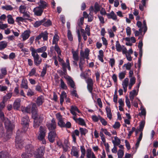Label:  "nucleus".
Here are the masks:
<instances>
[{"mask_svg": "<svg viewBox=\"0 0 158 158\" xmlns=\"http://www.w3.org/2000/svg\"><path fill=\"white\" fill-rule=\"evenodd\" d=\"M37 110L36 104L33 103L28 105L26 107H22L21 108V110L23 113H30L31 112L32 117L34 119V127L35 128L38 127L44 119L43 115L38 114Z\"/></svg>", "mask_w": 158, "mask_h": 158, "instance_id": "1", "label": "nucleus"}, {"mask_svg": "<svg viewBox=\"0 0 158 158\" xmlns=\"http://www.w3.org/2000/svg\"><path fill=\"white\" fill-rule=\"evenodd\" d=\"M0 118L4 122L6 129L7 132L11 133V132L14 127V125L13 123H11L7 118H5L3 113L0 111Z\"/></svg>", "mask_w": 158, "mask_h": 158, "instance_id": "2", "label": "nucleus"}, {"mask_svg": "<svg viewBox=\"0 0 158 158\" xmlns=\"http://www.w3.org/2000/svg\"><path fill=\"white\" fill-rule=\"evenodd\" d=\"M26 152L22 154V158H28L31 155V152L33 150V148L31 145H27L26 148Z\"/></svg>", "mask_w": 158, "mask_h": 158, "instance_id": "3", "label": "nucleus"}, {"mask_svg": "<svg viewBox=\"0 0 158 158\" xmlns=\"http://www.w3.org/2000/svg\"><path fill=\"white\" fill-rule=\"evenodd\" d=\"M29 121V117L27 116H26L22 118L21 124L23 127V131L24 132H25L27 130L28 127Z\"/></svg>", "mask_w": 158, "mask_h": 158, "instance_id": "4", "label": "nucleus"}, {"mask_svg": "<svg viewBox=\"0 0 158 158\" xmlns=\"http://www.w3.org/2000/svg\"><path fill=\"white\" fill-rule=\"evenodd\" d=\"M31 55L33 57L35 64L37 66H39L42 62V59L38 53L35 54L31 52Z\"/></svg>", "mask_w": 158, "mask_h": 158, "instance_id": "5", "label": "nucleus"}, {"mask_svg": "<svg viewBox=\"0 0 158 158\" xmlns=\"http://www.w3.org/2000/svg\"><path fill=\"white\" fill-rule=\"evenodd\" d=\"M47 48V47L45 46L37 49H35L33 47H31L30 48V50L31 52L36 54L38 53H43L46 50Z\"/></svg>", "mask_w": 158, "mask_h": 158, "instance_id": "6", "label": "nucleus"}, {"mask_svg": "<svg viewBox=\"0 0 158 158\" xmlns=\"http://www.w3.org/2000/svg\"><path fill=\"white\" fill-rule=\"evenodd\" d=\"M45 152V148L44 147L42 146L38 148L35 152V157L37 158H40L43 156Z\"/></svg>", "mask_w": 158, "mask_h": 158, "instance_id": "7", "label": "nucleus"}, {"mask_svg": "<svg viewBox=\"0 0 158 158\" xmlns=\"http://www.w3.org/2000/svg\"><path fill=\"white\" fill-rule=\"evenodd\" d=\"M57 119L58 121V124L61 127H64L65 123L64 122L62 116L60 113H57L56 114Z\"/></svg>", "mask_w": 158, "mask_h": 158, "instance_id": "8", "label": "nucleus"}, {"mask_svg": "<svg viewBox=\"0 0 158 158\" xmlns=\"http://www.w3.org/2000/svg\"><path fill=\"white\" fill-rule=\"evenodd\" d=\"M70 111L71 114L73 115V117H77V112L79 113H81L78 109L76 106H71Z\"/></svg>", "mask_w": 158, "mask_h": 158, "instance_id": "9", "label": "nucleus"}, {"mask_svg": "<svg viewBox=\"0 0 158 158\" xmlns=\"http://www.w3.org/2000/svg\"><path fill=\"white\" fill-rule=\"evenodd\" d=\"M44 11L43 9L40 8V7L37 6L34 8L33 11L34 14L37 16H40L42 15Z\"/></svg>", "mask_w": 158, "mask_h": 158, "instance_id": "10", "label": "nucleus"}, {"mask_svg": "<svg viewBox=\"0 0 158 158\" xmlns=\"http://www.w3.org/2000/svg\"><path fill=\"white\" fill-rule=\"evenodd\" d=\"M89 50L88 48H86L85 49L84 52L82 51H81L80 52V55L82 58H85L87 59H89Z\"/></svg>", "mask_w": 158, "mask_h": 158, "instance_id": "11", "label": "nucleus"}, {"mask_svg": "<svg viewBox=\"0 0 158 158\" xmlns=\"http://www.w3.org/2000/svg\"><path fill=\"white\" fill-rule=\"evenodd\" d=\"M16 147L17 148L21 149L23 146V141L19 137H16Z\"/></svg>", "mask_w": 158, "mask_h": 158, "instance_id": "12", "label": "nucleus"}, {"mask_svg": "<svg viewBox=\"0 0 158 158\" xmlns=\"http://www.w3.org/2000/svg\"><path fill=\"white\" fill-rule=\"evenodd\" d=\"M56 136V134L54 131H50L48 133V138L49 141L52 143L53 142Z\"/></svg>", "mask_w": 158, "mask_h": 158, "instance_id": "13", "label": "nucleus"}, {"mask_svg": "<svg viewBox=\"0 0 158 158\" xmlns=\"http://www.w3.org/2000/svg\"><path fill=\"white\" fill-rule=\"evenodd\" d=\"M47 126L50 130H53L56 128V124L54 119H52L51 123L47 125Z\"/></svg>", "mask_w": 158, "mask_h": 158, "instance_id": "14", "label": "nucleus"}, {"mask_svg": "<svg viewBox=\"0 0 158 158\" xmlns=\"http://www.w3.org/2000/svg\"><path fill=\"white\" fill-rule=\"evenodd\" d=\"M44 98L43 96L41 95L38 97L36 101V106H40L42 105L44 102Z\"/></svg>", "mask_w": 158, "mask_h": 158, "instance_id": "15", "label": "nucleus"}, {"mask_svg": "<svg viewBox=\"0 0 158 158\" xmlns=\"http://www.w3.org/2000/svg\"><path fill=\"white\" fill-rule=\"evenodd\" d=\"M87 87L88 90L90 93H91L93 89V81L91 78H88L87 80Z\"/></svg>", "mask_w": 158, "mask_h": 158, "instance_id": "16", "label": "nucleus"}, {"mask_svg": "<svg viewBox=\"0 0 158 158\" xmlns=\"http://www.w3.org/2000/svg\"><path fill=\"white\" fill-rule=\"evenodd\" d=\"M37 4L38 5V6L43 9V10L47 7L48 6V3L43 0H40L39 2L37 3Z\"/></svg>", "mask_w": 158, "mask_h": 158, "instance_id": "17", "label": "nucleus"}, {"mask_svg": "<svg viewBox=\"0 0 158 158\" xmlns=\"http://www.w3.org/2000/svg\"><path fill=\"white\" fill-rule=\"evenodd\" d=\"M30 31L29 30H26L22 33L21 35L23 38V41H24L28 38L30 35Z\"/></svg>", "mask_w": 158, "mask_h": 158, "instance_id": "18", "label": "nucleus"}, {"mask_svg": "<svg viewBox=\"0 0 158 158\" xmlns=\"http://www.w3.org/2000/svg\"><path fill=\"white\" fill-rule=\"evenodd\" d=\"M73 118L79 124L82 126H85V123L83 119L80 118H77V117H76L75 116L73 117Z\"/></svg>", "mask_w": 158, "mask_h": 158, "instance_id": "19", "label": "nucleus"}, {"mask_svg": "<svg viewBox=\"0 0 158 158\" xmlns=\"http://www.w3.org/2000/svg\"><path fill=\"white\" fill-rule=\"evenodd\" d=\"M21 88L27 89L28 88L27 81L26 79L23 78L22 81L20 85Z\"/></svg>", "mask_w": 158, "mask_h": 158, "instance_id": "20", "label": "nucleus"}, {"mask_svg": "<svg viewBox=\"0 0 158 158\" xmlns=\"http://www.w3.org/2000/svg\"><path fill=\"white\" fill-rule=\"evenodd\" d=\"M21 100L19 98L16 99L13 104V108L14 109L18 110L20 106V102Z\"/></svg>", "mask_w": 158, "mask_h": 158, "instance_id": "21", "label": "nucleus"}, {"mask_svg": "<svg viewBox=\"0 0 158 158\" xmlns=\"http://www.w3.org/2000/svg\"><path fill=\"white\" fill-rule=\"evenodd\" d=\"M66 79L68 81V84L70 85L72 88H74L75 87L74 82L72 78L69 76H68L66 77Z\"/></svg>", "mask_w": 158, "mask_h": 158, "instance_id": "22", "label": "nucleus"}, {"mask_svg": "<svg viewBox=\"0 0 158 158\" xmlns=\"http://www.w3.org/2000/svg\"><path fill=\"white\" fill-rule=\"evenodd\" d=\"M72 51L73 60L76 61H78L79 59L78 52L74 51L73 49L72 50Z\"/></svg>", "mask_w": 158, "mask_h": 158, "instance_id": "23", "label": "nucleus"}, {"mask_svg": "<svg viewBox=\"0 0 158 158\" xmlns=\"http://www.w3.org/2000/svg\"><path fill=\"white\" fill-rule=\"evenodd\" d=\"M137 94L136 93V90L135 89H134L130 92L129 97L131 102L133 101L134 97L137 95Z\"/></svg>", "mask_w": 158, "mask_h": 158, "instance_id": "24", "label": "nucleus"}, {"mask_svg": "<svg viewBox=\"0 0 158 158\" xmlns=\"http://www.w3.org/2000/svg\"><path fill=\"white\" fill-rule=\"evenodd\" d=\"M79 151L76 149V148H73V149L71 151V154L73 155L76 158H78L79 156Z\"/></svg>", "mask_w": 158, "mask_h": 158, "instance_id": "25", "label": "nucleus"}, {"mask_svg": "<svg viewBox=\"0 0 158 158\" xmlns=\"http://www.w3.org/2000/svg\"><path fill=\"white\" fill-rule=\"evenodd\" d=\"M7 42L5 41L0 42V50L5 48L7 47Z\"/></svg>", "mask_w": 158, "mask_h": 158, "instance_id": "26", "label": "nucleus"}, {"mask_svg": "<svg viewBox=\"0 0 158 158\" xmlns=\"http://www.w3.org/2000/svg\"><path fill=\"white\" fill-rule=\"evenodd\" d=\"M46 132V128L45 127L41 126L40 127L39 134L45 135Z\"/></svg>", "mask_w": 158, "mask_h": 158, "instance_id": "27", "label": "nucleus"}, {"mask_svg": "<svg viewBox=\"0 0 158 158\" xmlns=\"http://www.w3.org/2000/svg\"><path fill=\"white\" fill-rule=\"evenodd\" d=\"M67 95L66 93L64 91L62 92L60 96V102L61 104L63 103L64 98H66Z\"/></svg>", "mask_w": 158, "mask_h": 158, "instance_id": "28", "label": "nucleus"}, {"mask_svg": "<svg viewBox=\"0 0 158 158\" xmlns=\"http://www.w3.org/2000/svg\"><path fill=\"white\" fill-rule=\"evenodd\" d=\"M45 21V19H43L40 21H36L34 24V26L35 27H38Z\"/></svg>", "mask_w": 158, "mask_h": 158, "instance_id": "29", "label": "nucleus"}, {"mask_svg": "<svg viewBox=\"0 0 158 158\" xmlns=\"http://www.w3.org/2000/svg\"><path fill=\"white\" fill-rule=\"evenodd\" d=\"M85 63V60L84 58L81 57L79 63V67L81 71H82L83 67V65Z\"/></svg>", "mask_w": 158, "mask_h": 158, "instance_id": "30", "label": "nucleus"}, {"mask_svg": "<svg viewBox=\"0 0 158 158\" xmlns=\"http://www.w3.org/2000/svg\"><path fill=\"white\" fill-rule=\"evenodd\" d=\"M114 140H112L113 143L114 145H118L121 142L120 140L117 136H115L114 137Z\"/></svg>", "mask_w": 158, "mask_h": 158, "instance_id": "31", "label": "nucleus"}, {"mask_svg": "<svg viewBox=\"0 0 158 158\" xmlns=\"http://www.w3.org/2000/svg\"><path fill=\"white\" fill-rule=\"evenodd\" d=\"M94 154V153L92 152L90 149H88L86 151V157L87 158H91V156Z\"/></svg>", "mask_w": 158, "mask_h": 158, "instance_id": "32", "label": "nucleus"}, {"mask_svg": "<svg viewBox=\"0 0 158 158\" xmlns=\"http://www.w3.org/2000/svg\"><path fill=\"white\" fill-rule=\"evenodd\" d=\"M7 18H8L7 21L9 24H13L14 23V20L11 15H8L7 16Z\"/></svg>", "mask_w": 158, "mask_h": 158, "instance_id": "33", "label": "nucleus"}, {"mask_svg": "<svg viewBox=\"0 0 158 158\" xmlns=\"http://www.w3.org/2000/svg\"><path fill=\"white\" fill-rule=\"evenodd\" d=\"M79 131L77 130H75L74 133H73L72 134V136L73 138V140L74 142H75L76 140L75 135H76L77 136H79Z\"/></svg>", "mask_w": 158, "mask_h": 158, "instance_id": "34", "label": "nucleus"}, {"mask_svg": "<svg viewBox=\"0 0 158 158\" xmlns=\"http://www.w3.org/2000/svg\"><path fill=\"white\" fill-rule=\"evenodd\" d=\"M59 39V36L55 34L53 37L52 44L57 45L58 41Z\"/></svg>", "mask_w": 158, "mask_h": 158, "instance_id": "35", "label": "nucleus"}, {"mask_svg": "<svg viewBox=\"0 0 158 158\" xmlns=\"http://www.w3.org/2000/svg\"><path fill=\"white\" fill-rule=\"evenodd\" d=\"M116 50L118 52H121L122 49V48L120 44L119 43V42L118 41H117L116 42Z\"/></svg>", "mask_w": 158, "mask_h": 158, "instance_id": "36", "label": "nucleus"}, {"mask_svg": "<svg viewBox=\"0 0 158 158\" xmlns=\"http://www.w3.org/2000/svg\"><path fill=\"white\" fill-rule=\"evenodd\" d=\"M9 156V154L6 152H0V158H7Z\"/></svg>", "mask_w": 158, "mask_h": 158, "instance_id": "37", "label": "nucleus"}, {"mask_svg": "<svg viewBox=\"0 0 158 158\" xmlns=\"http://www.w3.org/2000/svg\"><path fill=\"white\" fill-rule=\"evenodd\" d=\"M12 96V93H9L8 94L3 97V102H6L8 100L10 99L11 98Z\"/></svg>", "mask_w": 158, "mask_h": 158, "instance_id": "38", "label": "nucleus"}, {"mask_svg": "<svg viewBox=\"0 0 158 158\" xmlns=\"http://www.w3.org/2000/svg\"><path fill=\"white\" fill-rule=\"evenodd\" d=\"M2 8L6 10H12L13 9V8L10 5H6L2 6Z\"/></svg>", "mask_w": 158, "mask_h": 158, "instance_id": "39", "label": "nucleus"}, {"mask_svg": "<svg viewBox=\"0 0 158 158\" xmlns=\"http://www.w3.org/2000/svg\"><path fill=\"white\" fill-rule=\"evenodd\" d=\"M145 124V121H142L141 122L139 125V131H141V132L142 131L144 127Z\"/></svg>", "mask_w": 158, "mask_h": 158, "instance_id": "40", "label": "nucleus"}, {"mask_svg": "<svg viewBox=\"0 0 158 158\" xmlns=\"http://www.w3.org/2000/svg\"><path fill=\"white\" fill-rule=\"evenodd\" d=\"M27 6L25 5H21L19 6V10L20 13H22L26 12Z\"/></svg>", "mask_w": 158, "mask_h": 158, "instance_id": "41", "label": "nucleus"}, {"mask_svg": "<svg viewBox=\"0 0 158 158\" xmlns=\"http://www.w3.org/2000/svg\"><path fill=\"white\" fill-rule=\"evenodd\" d=\"M109 18H111L114 20L117 19V17L116 15L113 11H112L109 14Z\"/></svg>", "mask_w": 158, "mask_h": 158, "instance_id": "42", "label": "nucleus"}, {"mask_svg": "<svg viewBox=\"0 0 158 158\" xmlns=\"http://www.w3.org/2000/svg\"><path fill=\"white\" fill-rule=\"evenodd\" d=\"M27 96L31 97L33 96L34 94V92L33 90L30 88H29L27 91Z\"/></svg>", "mask_w": 158, "mask_h": 158, "instance_id": "43", "label": "nucleus"}, {"mask_svg": "<svg viewBox=\"0 0 158 158\" xmlns=\"http://www.w3.org/2000/svg\"><path fill=\"white\" fill-rule=\"evenodd\" d=\"M117 154L118 158H122L124 155L123 150L122 149H119L118 152Z\"/></svg>", "mask_w": 158, "mask_h": 158, "instance_id": "44", "label": "nucleus"}, {"mask_svg": "<svg viewBox=\"0 0 158 158\" xmlns=\"http://www.w3.org/2000/svg\"><path fill=\"white\" fill-rule=\"evenodd\" d=\"M41 35L42 37H43V40H48V33L47 31H45L41 33Z\"/></svg>", "mask_w": 158, "mask_h": 158, "instance_id": "45", "label": "nucleus"}, {"mask_svg": "<svg viewBox=\"0 0 158 158\" xmlns=\"http://www.w3.org/2000/svg\"><path fill=\"white\" fill-rule=\"evenodd\" d=\"M60 85L61 87L64 89H67V86H66L65 84L64 83L62 79H61L60 80Z\"/></svg>", "mask_w": 158, "mask_h": 158, "instance_id": "46", "label": "nucleus"}, {"mask_svg": "<svg viewBox=\"0 0 158 158\" xmlns=\"http://www.w3.org/2000/svg\"><path fill=\"white\" fill-rule=\"evenodd\" d=\"M36 73V69L35 68H32L29 72L28 76H32L35 75Z\"/></svg>", "mask_w": 158, "mask_h": 158, "instance_id": "47", "label": "nucleus"}, {"mask_svg": "<svg viewBox=\"0 0 158 158\" xmlns=\"http://www.w3.org/2000/svg\"><path fill=\"white\" fill-rule=\"evenodd\" d=\"M121 125L120 123L118 122H116L113 125V127L115 129H118L119 128Z\"/></svg>", "mask_w": 158, "mask_h": 158, "instance_id": "48", "label": "nucleus"}, {"mask_svg": "<svg viewBox=\"0 0 158 158\" xmlns=\"http://www.w3.org/2000/svg\"><path fill=\"white\" fill-rule=\"evenodd\" d=\"M128 81L129 80L127 78H125L123 82V86L127 87L128 84Z\"/></svg>", "mask_w": 158, "mask_h": 158, "instance_id": "49", "label": "nucleus"}, {"mask_svg": "<svg viewBox=\"0 0 158 158\" xmlns=\"http://www.w3.org/2000/svg\"><path fill=\"white\" fill-rule=\"evenodd\" d=\"M54 48L55 51L57 52L58 55H61V52L58 46L57 45H56L55 46Z\"/></svg>", "mask_w": 158, "mask_h": 158, "instance_id": "50", "label": "nucleus"}, {"mask_svg": "<svg viewBox=\"0 0 158 158\" xmlns=\"http://www.w3.org/2000/svg\"><path fill=\"white\" fill-rule=\"evenodd\" d=\"M67 35L70 41H72L73 40V37L71 32L69 30H68Z\"/></svg>", "mask_w": 158, "mask_h": 158, "instance_id": "51", "label": "nucleus"}, {"mask_svg": "<svg viewBox=\"0 0 158 158\" xmlns=\"http://www.w3.org/2000/svg\"><path fill=\"white\" fill-rule=\"evenodd\" d=\"M94 8L95 10L94 12L96 14L97 12L100 9V7L97 3H96L95 4Z\"/></svg>", "mask_w": 158, "mask_h": 158, "instance_id": "52", "label": "nucleus"}, {"mask_svg": "<svg viewBox=\"0 0 158 158\" xmlns=\"http://www.w3.org/2000/svg\"><path fill=\"white\" fill-rule=\"evenodd\" d=\"M126 105L129 108H130L131 107V103L129 99L127 97H126Z\"/></svg>", "mask_w": 158, "mask_h": 158, "instance_id": "53", "label": "nucleus"}, {"mask_svg": "<svg viewBox=\"0 0 158 158\" xmlns=\"http://www.w3.org/2000/svg\"><path fill=\"white\" fill-rule=\"evenodd\" d=\"M43 25L45 27H48L52 24L51 21L49 20H48L45 22H44L43 23Z\"/></svg>", "mask_w": 158, "mask_h": 158, "instance_id": "54", "label": "nucleus"}, {"mask_svg": "<svg viewBox=\"0 0 158 158\" xmlns=\"http://www.w3.org/2000/svg\"><path fill=\"white\" fill-rule=\"evenodd\" d=\"M81 133L82 135H85L87 132V131L85 129L83 128H80V129Z\"/></svg>", "mask_w": 158, "mask_h": 158, "instance_id": "55", "label": "nucleus"}, {"mask_svg": "<svg viewBox=\"0 0 158 158\" xmlns=\"http://www.w3.org/2000/svg\"><path fill=\"white\" fill-rule=\"evenodd\" d=\"M47 68L46 67H43L42 71L41 72L40 76L43 77L46 73Z\"/></svg>", "mask_w": 158, "mask_h": 158, "instance_id": "56", "label": "nucleus"}, {"mask_svg": "<svg viewBox=\"0 0 158 158\" xmlns=\"http://www.w3.org/2000/svg\"><path fill=\"white\" fill-rule=\"evenodd\" d=\"M25 19L22 17H18L16 18V21L18 23L20 22H23Z\"/></svg>", "mask_w": 158, "mask_h": 158, "instance_id": "57", "label": "nucleus"}, {"mask_svg": "<svg viewBox=\"0 0 158 158\" xmlns=\"http://www.w3.org/2000/svg\"><path fill=\"white\" fill-rule=\"evenodd\" d=\"M80 30L79 29H78L77 30V34L78 40L79 42H80L81 41V37L80 33Z\"/></svg>", "mask_w": 158, "mask_h": 158, "instance_id": "58", "label": "nucleus"}, {"mask_svg": "<svg viewBox=\"0 0 158 158\" xmlns=\"http://www.w3.org/2000/svg\"><path fill=\"white\" fill-rule=\"evenodd\" d=\"M123 66H125L126 69L129 70L131 69V63L129 62H128L127 64H124Z\"/></svg>", "mask_w": 158, "mask_h": 158, "instance_id": "59", "label": "nucleus"}, {"mask_svg": "<svg viewBox=\"0 0 158 158\" xmlns=\"http://www.w3.org/2000/svg\"><path fill=\"white\" fill-rule=\"evenodd\" d=\"M93 14H91L89 13L88 17V22H91L94 19V17L93 15H92Z\"/></svg>", "mask_w": 158, "mask_h": 158, "instance_id": "60", "label": "nucleus"}, {"mask_svg": "<svg viewBox=\"0 0 158 158\" xmlns=\"http://www.w3.org/2000/svg\"><path fill=\"white\" fill-rule=\"evenodd\" d=\"M99 117L100 116H99L98 117H97L96 115H93L92 116V118L94 122H96L99 119Z\"/></svg>", "mask_w": 158, "mask_h": 158, "instance_id": "61", "label": "nucleus"}, {"mask_svg": "<svg viewBox=\"0 0 158 158\" xmlns=\"http://www.w3.org/2000/svg\"><path fill=\"white\" fill-rule=\"evenodd\" d=\"M126 146L128 150H129L131 148V146L129 142L127 140L125 141Z\"/></svg>", "mask_w": 158, "mask_h": 158, "instance_id": "62", "label": "nucleus"}, {"mask_svg": "<svg viewBox=\"0 0 158 158\" xmlns=\"http://www.w3.org/2000/svg\"><path fill=\"white\" fill-rule=\"evenodd\" d=\"M126 33L127 35L128 36H130L131 34V29L129 27H127L126 28Z\"/></svg>", "mask_w": 158, "mask_h": 158, "instance_id": "63", "label": "nucleus"}, {"mask_svg": "<svg viewBox=\"0 0 158 158\" xmlns=\"http://www.w3.org/2000/svg\"><path fill=\"white\" fill-rule=\"evenodd\" d=\"M118 77L119 79L120 80H121L124 78L125 77V73L123 72H121L119 73Z\"/></svg>", "mask_w": 158, "mask_h": 158, "instance_id": "64", "label": "nucleus"}]
</instances>
